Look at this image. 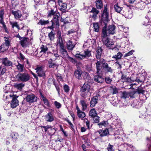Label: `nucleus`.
I'll use <instances>...</instances> for the list:
<instances>
[{"mask_svg": "<svg viewBox=\"0 0 151 151\" xmlns=\"http://www.w3.org/2000/svg\"><path fill=\"white\" fill-rule=\"evenodd\" d=\"M52 16H53V19L51 20L52 25L51 26L49 27L48 28L50 29H53L54 28V26L55 24L57 27L59 26V22L58 18L60 16L59 13H56L55 11L53 9H51L48 12V17H51Z\"/></svg>", "mask_w": 151, "mask_h": 151, "instance_id": "f257e3e1", "label": "nucleus"}, {"mask_svg": "<svg viewBox=\"0 0 151 151\" xmlns=\"http://www.w3.org/2000/svg\"><path fill=\"white\" fill-rule=\"evenodd\" d=\"M57 42V45L59 46L60 53L62 55L63 58H66L68 56V54L61 35L59 36Z\"/></svg>", "mask_w": 151, "mask_h": 151, "instance_id": "f03ea898", "label": "nucleus"}, {"mask_svg": "<svg viewBox=\"0 0 151 151\" xmlns=\"http://www.w3.org/2000/svg\"><path fill=\"white\" fill-rule=\"evenodd\" d=\"M106 24L102 29V37H106L108 35L113 34L115 32V27L113 25H109L107 29L106 28Z\"/></svg>", "mask_w": 151, "mask_h": 151, "instance_id": "7ed1b4c3", "label": "nucleus"}, {"mask_svg": "<svg viewBox=\"0 0 151 151\" xmlns=\"http://www.w3.org/2000/svg\"><path fill=\"white\" fill-rule=\"evenodd\" d=\"M16 77L18 81L22 82L29 81L30 78L29 74L27 72L19 73L16 75Z\"/></svg>", "mask_w": 151, "mask_h": 151, "instance_id": "20e7f679", "label": "nucleus"}, {"mask_svg": "<svg viewBox=\"0 0 151 151\" xmlns=\"http://www.w3.org/2000/svg\"><path fill=\"white\" fill-rule=\"evenodd\" d=\"M106 46L109 49L112 50L115 49L118 50L119 49L117 48V46L114 44V42L112 40L106 38L104 42Z\"/></svg>", "mask_w": 151, "mask_h": 151, "instance_id": "39448f33", "label": "nucleus"}, {"mask_svg": "<svg viewBox=\"0 0 151 151\" xmlns=\"http://www.w3.org/2000/svg\"><path fill=\"white\" fill-rule=\"evenodd\" d=\"M99 60H97L96 63V66L97 69V73L99 74L100 73V72H101V70L103 68V64L106 63L104 62V59L102 58L99 59Z\"/></svg>", "mask_w": 151, "mask_h": 151, "instance_id": "423d86ee", "label": "nucleus"}, {"mask_svg": "<svg viewBox=\"0 0 151 151\" xmlns=\"http://www.w3.org/2000/svg\"><path fill=\"white\" fill-rule=\"evenodd\" d=\"M109 13L107 12V8L106 5L104 6V9L103 11L102 15V21L105 24H106L109 21Z\"/></svg>", "mask_w": 151, "mask_h": 151, "instance_id": "0eeeda50", "label": "nucleus"}, {"mask_svg": "<svg viewBox=\"0 0 151 151\" xmlns=\"http://www.w3.org/2000/svg\"><path fill=\"white\" fill-rule=\"evenodd\" d=\"M36 72L37 73L38 76L45 78V72L44 70L43 67L42 66H37L35 69Z\"/></svg>", "mask_w": 151, "mask_h": 151, "instance_id": "6e6552de", "label": "nucleus"}, {"mask_svg": "<svg viewBox=\"0 0 151 151\" xmlns=\"http://www.w3.org/2000/svg\"><path fill=\"white\" fill-rule=\"evenodd\" d=\"M84 55L77 53L75 56L77 58L82 60L85 58L89 57L91 55V52L88 50L84 51Z\"/></svg>", "mask_w": 151, "mask_h": 151, "instance_id": "1a4fd4ad", "label": "nucleus"}, {"mask_svg": "<svg viewBox=\"0 0 151 151\" xmlns=\"http://www.w3.org/2000/svg\"><path fill=\"white\" fill-rule=\"evenodd\" d=\"M58 3L59 6V9L63 12H64L67 7V4L65 2V0H58Z\"/></svg>", "mask_w": 151, "mask_h": 151, "instance_id": "9d476101", "label": "nucleus"}, {"mask_svg": "<svg viewBox=\"0 0 151 151\" xmlns=\"http://www.w3.org/2000/svg\"><path fill=\"white\" fill-rule=\"evenodd\" d=\"M100 99V95L97 94L96 96H94L91 99L90 101V106L93 107L95 106L96 104L98 103V100Z\"/></svg>", "mask_w": 151, "mask_h": 151, "instance_id": "9b49d317", "label": "nucleus"}, {"mask_svg": "<svg viewBox=\"0 0 151 151\" xmlns=\"http://www.w3.org/2000/svg\"><path fill=\"white\" fill-rule=\"evenodd\" d=\"M19 43L23 47L27 46L29 42V39L25 37H22L20 40Z\"/></svg>", "mask_w": 151, "mask_h": 151, "instance_id": "f8f14e48", "label": "nucleus"}, {"mask_svg": "<svg viewBox=\"0 0 151 151\" xmlns=\"http://www.w3.org/2000/svg\"><path fill=\"white\" fill-rule=\"evenodd\" d=\"M94 91L92 88L91 87L90 85L87 83H85L81 88V91Z\"/></svg>", "mask_w": 151, "mask_h": 151, "instance_id": "ddd939ff", "label": "nucleus"}, {"mask_svg": "<svg viewBox=\"0 0 151 151\" xmlns=\"http://www.w3.org/2000/svg\"><path fill=\"white\" fill-rule=\"evenodd\" d=\"M27 101L29 103H32L37 101V97L33 94H28L26 97Z\"/></svg>", "mask_w": 151, "mask_h": 151, "instance_id": "4468645a", "label": "nucleus"}, {"mask_svg": "<svg viewBox=\"0 0 151 151\" xmlns=\"http://www.w3.org/2000/svg\"><path fill=\"white\" fill-rule=\"evenodd\" d=\"M81 96L82 97L88 98L89 99H90L92 93L93 92V91H81Z\"/></svg>", "mask_w": 151, "mask_h": 151, "instance_id": "2eb2a0df", "label": "nucleus"}, {"mask_svg": "<svg viewBox=\"0 0 151 151\" xmlns=\"http://www.w3.org/2000/svg\"><path fill=\"white\" fill-rule=\"evenodd\" d=\"M83 73L80 69H76L74 72V74L75 77L79 80L81 79V75Z\"/></svg>", "mask_w": 151, "mask_h": 151, "instance_id": "dca6fc26", "label": "nucleus"}, {"mask_svg": "<svg viewBox=\"0 0 151 151\" xmlns=\"http://www.w3.org/2000/svg\"><path fill=\"white\" fill-rule=\"evenodd\" d=\"M45 119L46 122H51L54 120V117L51 113L49 112L45 116Z\"/></svg>", "mask_w": 151, "mask_h": 151, "instance_id": "f3484780", "label": "nucleus"}, {"mask_svg": "<svg viewBox=\"0 0 151 151\" xmlns=\"http://www.w3.org/2000/svg\"><path fill=\"white\" fill-rule=\"evenodd\" d=\"M91 12L92 13V14L90 15V17L93 18L94 19H96L97 17V15L99 13V11L96 8H93Z\"/></svg>", "mask_w": 151, "mask_h": 151, "instance_id": "a211bd4d", "label": "nucleus"}, {"mask_svg": "<svg viewBox=\"0 0 151 151\" xmlns=\"http://www.w3.org/2000/svg\"><path fill=\"white\" fill-rule=\"evenodd\" d=\"M103 68L106 73H113V70L109 66L108 64L107 63H104L103 64Z\"/></svg>", "mask_w": 151, "mask_h": 151, "instance_id": "6ab92c4d", "label": "nucleus"}, {"mask_svg": "<svg viewBox=\"0 0 151 151\" xmlns=\"http://www.w3.org/2000/svg\"><path fill=\"white\" fill-rule=\"evenodd\" d=\"M12 13L14 15L15 18L16 19H19L22 16L21 12L19 10L17 11H12Z\"/></svg>", "mask_w": 151, "mask_h": 151, "instance_id": "aec40b11", "label": "nucleus"}, {"mask_svg": "<svg viewBox=\"0 0 151 151\" xmlns=\"http://www.w3.org/2000/svg\"><path fill=\"white\" fill-rule=\"evenodd\" d=\"M2 64L5 66H12V63L11 61L7 60L6 58H3L2 60Z\"/></svg>", "mask_w": 151, "mask_h": 151, "instance_id": "412c9836", "label": "nucleus"}, {"mask_svg": "<svg viewBox=\"0 0 151 151\" xmlns=\"http://www.w3.org/2000/svg\"><path fill=\"white\" fill-rule=\"evenodd\" d=\"M82 76L84 79L86 81H87L88 82H90L92 80L89 74L86 72H83Z\"/></svg>", "mask_w": 151, "mask_h": 151, "instance_id": "4be33fe9", "label": "nucleus"}, {"mask_svg": "<svg viewBox=\"0 0 151 151\" xmlns=\"http://www.w3.org/2000/svg\"><path fill=\"white\" fill-rule=\"evenodd\" d=\"M102 54V49L100 47H98L96 49V58L98 59H100Z\"/></svg>", "mask_w": 151, "mask_h": 151, "instance_id": "5701e85b", "label": "nucleus"}, {"mask_svg": "<svg viewBox=\"0 0 151 151\" xmlns=\"http://www.w3.org/2000/svg\"><path fill=\"white\" fill-rule=\"evenodd\" d=\"M11 104L12 107L14 108L18 105V101L16 98L13 97Z\"/></svg>", "mask_w": 151, "mask_h": 151, "instance_id": "b1692460", "label": "nucleus"}, {"mask_svg": "<svg viewBox=\"0 0 151 151\" xmlns=\"http://www.w3.org/2000/svg\"><path fill=\"white\" fill-rule=\"evenodd\" d=\"M66 44L67 48L69 50H72L75 46V45L73 44L72 42L70 40L68 41Z\"/></svg>", "mask_w": 151, "mask_h": 151, "instance_id": "393cba45", "label": "nucleus"}, {"mask_svg": "<svg viewBox=\"0 0 151 151\" xmlns=\"http://www.w3.org/2000/svg\"><path fill=\"white\" fill-rule=\"evenodd\" d=\"M94 80L96 82L99 83H102L104 81V79L101 76H96L94 77Z\"/></svg>", "mask_w": 151, "mask_h": 151, "instance_id": "a878e982", "label": "nucleus"}, {"mask_svg": "<svg viewBox=\"0 0 151 151\" xmlns=\"http://www.w3.org/2000/svg\"><path fill=\"white\" fill-rule=\"evenodd\" d=\"M95 3L96 6L98 9H101L103 7V2L101 0H97Z\"/></svg>", "mask_w": 151, "mask_h": 151, "instance_id": "bb28decb", "label": "nucleus"}, {"mask_svg": "<svg viewBox=\"0 0 151 151\" xmlns=\"http://www.w3.org/2000/svg\"><path fill=\"white\" fill-rule=\"evenodd\" d=\"M99 133L101 137L105 136L109 133L108 129H101L99 131Z\"/></svg>", "mask_w": 151, "mask_h": 151, "instance_id": "cd10ccee", "label": "nucleus"}, {"mask_svg": "<svg viewBox=\"0 0 151 151\" xmlns=\"http://www.w3.org/2000/svg\"><path fill=\"white\" fill-rule=\"evenodd\" d=\"M40 97L41 99L43 101L44 104L47 106H49L50 104L48 100L41 93H40Z\"/></svg>", "mask_w": 151, "mask_h": 151, "instance_id": "c85d7f7f", "label": "nucleus"}, {"mask_svg": "<svg viewBox=\"0 0 151 151\" xmlns=\"http://www.w3.org/2000/svg\"><path fill=\"white\" fill-rule=\"evenodd\" d=\"M16 66L17 70L20 72H22L24 71V70H25L24 65L20 64L19 63H18Z\"/></svg>", "mask_w": 151, "mask_h": 151, "instance_id": "c756f323", "label": "nucleus"}, {"mask_svg": "<svg viewBox=\"0 0 151 151\" xmlns=\"http://www.w3.org/2000/svg\"><path fill=\"white\" fill-rule=\"evenodd\" d=\"M24 86V84L23 83H16L14 85V87L18 90H21Z\"/></svg>", "mask_w": 151, "mask_h": 151, "instance_id": "7c9ffc66", "label": "nucleus"}, {"mask_svg": "<svg viewBox=\"0 0 151 151\" xmlns=\"http://www.w3.org/2000/svg\"><path fill=\"white\" fill-rule=\"evenodd\" d=\"M80 102L82 106V110H85L86 109L87 106V105L86 103V101L84 100H81Z\"/></svg>", "mask_w": 151, "mask_h": 151, "instance_id": "2f4dec72", "label": "nucleus"}, {"mask_svg": "<svg viewBox=\"0 0 151 151\" xmlns=\"http://www.w3.org/2000/svg\"><path fill=\"white\" fill-rule=\"evenodd\" d=\"M9 48V47L7 46L5 44H3L0 46V52H4L5 51L7 50Z\"/></svg>", "mask_w": 151, "mask_h": 151, "instance_id": "473e14b6", "label": "nucleus"}, {"mask_svg": "<svg viewBox=\"0 0 151 151\" xmlns=\"http://www.w3.org/2000/svg\"><path fill=\"white\" fill-rule=\"evenodd\" d=\"M122 56V54L120 52H118L116 55L113 56L112 58L116 60L120 59Z\"/></svg>", "mask_w": 151, "mask_h": 151, "instance_id": "72a5a7b5", "label": "nucleus"}, {"mask_svg": "<svg viewBox=\"0 0 151 151\" xmlns=\"http://www.w3.org/2000/svg\"><path fill=\"white\" fill-rule=\"evenodd\" d=\"M114 8L116 12L118 13H120L122 9V8L119 6L118 4L114 5Z\"/></svg>", "mask_w": 151, "mask_h": 151, "instance_id": "f704fd0d", "label": "nucleus"}, {"mask_svg": "<svg viewBox=\"0 0 151 151\" xmlns=\"http://www.w3.org/2000/svg\"><path fill=\"white\" fill-rule=\"evenodd\" d=\"M97 115L96 111L94 108L91 109L89 112V115L91 117H93Z\"/></svg>", "mask_w": 151, "mask_h": 151, "instance_id": "c9c22d12", "label": "nucleus"}, {"mask_svg": "<svg viewBox=\"0 0 151 151\" xmlns=\"http://www.w3.org/2000/svg\"><path fill=\"white\" fill-rule=\"evenodd\" d=\"M42 127L44 129L45 132H46L47 129L49 128H51V129L53 132L54 133H55V129L54 128H52L51 126H42Z\"/></svg>", "mask_w": 151, "mask_h": 151, "instance_id": "e433bc0d", "label": "nucleus"}, {"mask_svg": "<svg viewBox=\"0 0 151 151\" xmlns=\"http://www.w3.org/2000/svg\"><path fill=\"white\" fill-rule=\"evenodd\" d=\"M4 40L5 41V42L3 44H5L7 46L9 47L10 45L11 41L10 38L8 37H4Z\"/></svg>", "mask_w": 151, "mask_h": 151, "instance_id": "4c0bfd02", "label": "nucleus"}, {"mask_svg": "<svg viewBox=\"0 0 151 151\" xmlns=\"http://www.w3.org/2000/svg\"><path fill=\"white\" fill-rule=\"evenodd\" d=\"M11 137L13 141H16L18 139L19 136L17 133H12L11 134Z\"/></svg>", "mask_w": 151, "mask_h": 151, "instance_id": "58836bf2", "label": "nucleus"}, {"mask_svg": "<svg viewBox=\"0 0 151 151\" xmlns=\"http://www.w3.org/2000/svg\"><path fill=\"white\" fill-rule=\"evenodd\" d=\"M124 16L125 18L130 19L132 17V14L131 12L128 11L126 12L125 14L124 15Z\"/></svg>", "mask_w": 151, "mask_h": 151, "instance_id": "ea45409f", "label": "nucleus"}, {"mask_svg": "<svg viewBox=\"0 0 151 151\" xmlns=\"http://www.w3.org/2000/svg\"><path fill=\"white\" fill-rule=\"evenodd\" d=\"M41 50L40 52L45 53L48 50V48L46 46L42 45L41 46Z\"/></svg>", "mask_w": 151, "mask_h": 151, "instance_id": "a19ab883", "label": "nucleus"}, {"mask_svg": "<svg viewBox=\"0 0 151 151\" xmlns=\"http://www.w3.org/2000/svg\"><path fill=\"white\" fill-rule=\"evenodd\" d=\"M60 21L63 22L64 24H66L70 22V20L68 17H66L65 19H63L62 18H61Z\"/></svg>", "mask_w": 151, "mask_h": 151, "instance_id": "79ce46f5", "label": "nucleus"}, {"mask_svg": "<svg viewBox=\"0 0 151 151\" xmlns=\"http://www.w3.org/2000/svg\"><path fill=\"white\" fill-rule=\"evenodd\" d=\"M77 114L78 117L80 118H83L86 116L85 113L81 111L77 113Z\"/></svg>", "mask_w": 151, "mask_h": 151, "instance_id": "37998d69", "label": "nucleus"}, {"mask_svg": "<svg viewBox=\"0 0 151 151\" xmlns=\"http://www.w3.org/2000/svg\"><path fill=\"white\" fill-rule=\"evenodd\" d=\"M94 30L96 32H98L99 29V26L97 23H94L93 24Z\"/></svg>", "mask_w": 151, "mask_h": 151, "instance_id": "c03bdc74", "label": "nucleus"}, {"mask_svg": "<svg viewBox=\"0 0 151 151\" xmlns=\"http://www.w3.org/2000/svg\"><path fill=\"white\" fill-rule=\"evenodd\" d=\"M129 95L128 93L126 92H123L122 93V95L121 96V98L122 99H125L127 98H129Z\"/></svg>", "mask_w": 151, "mask_h": 151, "instance_id": "a18cd8bd", "label": "nucleus"}, {"mask_svg": "<svg viewBox=\"0 0 151 151\" xmlns=\"http://www.w3.org/2000/svg\"><path fill=\"white\" fill-rule=\"evenodd\" d=\"M48 63L49 68H54L55 67H56V68H57L58 67V65H56L55 63L52 62V61H49L48 62Z\"/></svg>", "mask_w": 151, "mask_h": 151, "instance_id": "49530a36", "label": "nucleus"}, {"mask_svg": "<svg viewBox=\"0 0 151 151\" xmlns=\"http://www.w3.org/2000/svg\"><path fill=\"white\" fill-rule=\"evenodd\" d=\"M48 20H40L38 23L39 24H40L41 25H45L48 23Z\"/></svg>", "mask_w": 151, "mask_h": 151, "instance_id": "de8ad7c7", "label": "nucleus"}, {"mask_svg": "<svg viewBox=\"0 0 151 151\" xmlns=\"http://www.w3.org/2000/svg\"><path fill=\"white\" fill-rule=\"evenodd\" d=\"M122 79H124L125 81H126L127 82H131L132 81H134L133 80L132 81L131 80V78H129V77L126 78V76L123 75H122Z\"/></svg>", "mask_w": 151, "mask_h": 151, "instance_id": "09e8293b", "label": "nucleus"}, {"mask_svg": "<svg viewBox=\"0 0 151 151\" xmlns=\"http://www.w3.org/2000/svg\"><path fill=\"white\" fill-rule=\"evenodd\" d=\"M55 34V33L52 31L49 33L48 36L51 40H52L54 39Z\"/></svg>", "mask_w": 151, "mask_h": 151, "instance_id": "8fccbe9b", "label": "nucleus"}, {"mask_svg": "<svg viewBox=\"0 0 151 151\" xmlns=\"http://www.w3.org/2000/svg\"><path fill=\"white\" fill-rule=\"evenodd\" d=\"M54 104L57 109H60L61 107V104L57 101H55L54 102Z\"/></svg>", "mask_w": 151, "mask_h": 151, "instance_id": "3c124183", "label": "nucleus"}, {"mask_svg": "<svg viewBox=\"0 0 151 151\" xmlns=\"http://www.w3.org/2000/svg\"><path fill=\"white\" fill-rule=\"evenodd\" d=\"M3 12H1L0 13V23H1L2 25L4 24V23L3 20Z\"/></svg>", "mask_w": 151, "mask_h": 151, "instance_id": "603ef678", "label": "nucleus"}, {"mask_svg": "<svg viewBox=\"0 0 151 151\" xmlns=\"http://www.w3.org/2000/svg\"><path fill=\"white\" fill-rule=\"evenodd\" d=\"M111 90L112 91V93L113 94H116L118 92V89L115 87H111Z\"/></svg>", "mask_w": 151, "mask_h": 151, "instance_id": "864d4df0", "label": "nucleus"}, {"mask_svg": "<svg viewBox=\"0 0 151 151\" xmlns=\"http://www.w3.org/2000/svg\"><path fill=\"white\" fill-rule=\"evenodd\" d=\"M95 123H97L99 122V117L97 115L92 117Z\"/></svg>", "mask_w": 151, "mask_h": 151, "instance_id": "5fc2aeb1", "label": "nucleus"}, {"mask_svg": "<svg viewBox=\"0 0 151 151\" xmlns=\"http://www.w3.org/2000/svg\"><path fill=\"white\" fill-rule=\"evenodd\" d=\"M4 97H6V99H9V98H11L12 97V95L10 93H5L4 95Z\"/></svg>", "mask_w": 151, "mask_h": 151, "instance_id": "6e6d98bb", "label": "nucleus"}, {"mask_svg": "<svg viewBox=\"0 0 151 151\" xmlns=\"http://www.w3.org/2000/svg\"><path fill=\"white\" fill-rule=\"evenodd\" d=\"M63 88L65 92H68L70 90L69 87L66 85H65L64 86Z\"/></svg>", "mask_w": 151, "mask_h": 151, "instance_id": "4d7b16f0", "label": "nucleus"}, {"mask_svg": "<svg viewBox=\"0 0 151 151\" xmlns=\"http://www.w3.org/2000/svg\"><path fill=\"white\" fill-rule=\"evenodd\" d=\"M137 91L139 93H141L143 94L145 91L143 90V88L141 87H139L137 88Z\"/></svg>", "mask_w": 151, "mask_h": 151, "instance_id": "13d9d810", "label": "nucleus"}, {"mask_svg": "<svg viewBox=\"0 0 151 151\" xmlns=\"http://www.w3.org/2000/svg\"><path fill=\"white\" fill-rule=\"evenodd\" d=\"M11 25H12V27L14 28V27H16L18 29H19V27L17 24V22H13L12 23Z\"/></svg>", "mask_w": 151, "mask_h": 151, "instance_id": "bf43d9fd", "label": "nucleus"}, {"mask_svg": "<svg viewBox=\"0 0 151 151\" xmlns=\"http://www.w3.org/2000/svg\"><path fill=\"white\" fill-rule=\"evenodd\" d=\"M105 81L107 83H110L112 81V79L109 78V77H107L105 78Z\"/></svg>", "mask_w": 151, "mask_h": 151, "instance_id": "052dcab7", "label": "nucleus"}, {"mask_svg": "<svg viewBox=\"0 0 151 151\" xmlns=\"http://www.w3.org/2000/svg\"><path fill=\"white\" fill-rule=\"evenodd\" d=\"M134 52V50H131V51H130L128 53L125 54L124 55V57H126L132 55V54L133 52Z\"/></svg>", "mask_w": 151, "mask_h": 151, "instance_id": "680f3d73", "label": "nucleus"}, {"mask_svg": "<svg viewBox=\"0 0 151 151\" xmlns=\"http://www.w3.org/2000/svg\"><path fill=\"white\" fill-rule=\"evenodd\" d=\"M68 60L70 62H72L73 63L75 64L76 63V61L74 59L70 57H68Z\"/></svg>", "mask_w": 151, "mask_h": 151, "instance_id": "e2e57ef3", "label": "nucleus"}, {"mask_svg": "<svg viewBox=\"0 0 151 151\" xmlns=\"http://www.w3.org/2000/svg\"><path fill=\"white\" fill-rule=\"evenodd\" d=\"M113 147L112 145H111L109 144V146L107 147V151H114L112 148Z\"/></svg>", "mask_w": 151, "mask_h": 151, "instance_id": "0e129e2a", "label": "nucleus"}, {"mask_svg": "<svg viewBox=\"0 0 151 151\" xmlns=\"http://www.w3.org/2000/svg\"><path fill=\"white\" fill-rule=\"evenodd\" d=\"M57 79L58 81H60L62 80V78L60 74H58L57 76Z\"/></svg>", "mask_w": 151, "mask_h": 151, "instance_id": "69168bd1", "label": "nucleus"}, {"mask_svg": "<svg viewBox=\"0 0 151 151\" xmlns=\"http://www.w3.org/2000/svg\"><path fill=\"white\" fill-rule=\"evenodd\" d=\"M6 69L5 68H3L1 69V71L0 72V75H1L3 74L6 72Z\"/></svg>", "mask_w": 151, "mask_h": 151, "instance_id": "338daca9", "label": "nucleus"}, {"mask_svg": "<svg viewBox=\"0 0 151 151\" xmlns=\"http://www.w3.org/2000/svg\"><path fill=\"white\" fill-rule=\"evenodd\" d=\"M86 120V125L88 127V128H89V125H90V123L86 119H84V121H85V120Z\"/></svg>", "mask_w": 151, "mask_h": 151, "instance_id": "774afa93", "label": "nucleus"}]
</instances>
